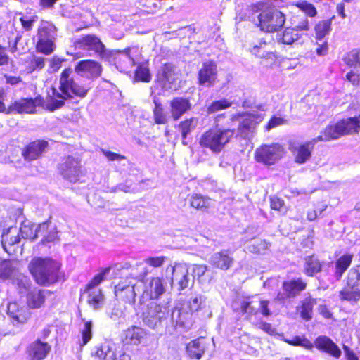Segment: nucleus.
Listing matches in <instances>:
<instances>
[{"label": "nucleus", "mask_w": 360, "mask_h": 360, "mask_svg": "<svg viewBox=\"0 0 360 360\" xmlns=\"http://www.w3.org/2000/svg\"><path fill=\"white\" fill-rule=\"evenodd\" d=\"M210 264L215 269L226 271L233 265V258L229 255L227 251L221 250L212 255Z\"/></svg>", "instance_id": "c756f323"}, {"label": "nucleus", "mask_w": 360, "mask_h": 360, "mask_svg": "<svg viewBox=\"0 0 360 360\" xmlns=\"http://www.w3.org/2000/svg\"><path fill=\"white\" fill-rule=\"evenodd\" d=\"M25 64L26 70L29 73L39 71L45 66V58L42 56L32 54L25 60Z\"/></svg>", "instance_id": "ea45409f"}, {"label": "nucleus", "mask_w": 360, "mask_h": 360, "mask_svg": "<svg viewBox=\"0 0 360 360\" xmlns=\"http://www.w3.org/2000/svg\"><path fill=\"white\" fill-rule=\"evenodd\" d=\"M19 231L20 232V238L25 240H33L39 236L38 226L35 227L34 225H22L19 229Z\"/></svg>", "instance_id": "8fccbe9b"}, {"label": "nucleus", "mask_w": 360, "mask_h": 360, "mask_svg": "<svg viewBox=\"0 0 360 360\" xmlns=\"http://www.w3.org/2000/svg\"><path fill=\"white\" fill-rule=\"evenodd\" d=\"M184 309L186 314H193L201 309V302L198 297H192L186 304H184Z\"/></svg>", "instance_id": "bf43d9fd"}, {"label": "nucleus", "mask_w": 360, "mask_h": 360, "mask_svg": "<svg viewBox=\"0 0 360 360\" xmlns=\"http://www.w3.org/2000/svg\"><path fill=\"white\" fill-rule=\"evenodd\" d=\"M269 300H260L259 302L260 312L264 317H269L271 315V311L269 309Z\"/></svg>", "instance_id": "338daca9"}, {"label": "nucleus", "mask_w": 360, "mask_h": 360, "mask_svg": "<svg viewBox=\"0 0 360 360\" xmlns=\"http://www.w3.org/2000/svg\"><path fill=\"white\" fill-rule=\"evenodd\" d=\"M340 299L356 302L360 300V264L351 268L347 273L346 285L340 292Z\"/></svg>", "instance_id": "6e6552de"}, {"label": "nucleus", "mask_w": 360, "mask_h": 360, "mask_svg": "<svg viewBox=\"0 0 360 360\" xmlns=\"http://www.w3.org/2000/svg\"><path fill=\"white\" fill-rule=\"evenodd\" d=\"M197 121L198 119L196 117H191L189 118H185L175 125V128L180 131L183 141L185 140L187 135L195 128Z\"/></svg>", "instance_id": "a19ab883"}, {"label": "nucleus", "mask_w": 360, "mask_h": 360, "mask_svg": "<svg viewBox=\"0 0 360 360\" xmlns=\"http://www.w3.org/2000/svg\"><path fill=\"white\" fill-rule=\"evenodd\" d=\"M115 295L117 300L126 303L134 302L136 296L134 290V285H125L122 283H119L115 287Z\"/></svg>", "instance_id": "72a5a7b5"}, {"label": "nucleus", "mask_w": 360, "mask_h": 360, "mask_svg": "<svg viewBox=\"0 0 360 360\" xmlns=\"http://www.w3.org/2000/svg\"><path fill=\"white\" fill-rule=\"evenodd\" d=\"M201 338L191 340L186 345V352L191 359H200L205 353V347L202 345Z\"/></svg>", "instance_id": "58836bf2"}, {"label": "nucleus", "mask_w": 360, "mask_h": 360, "mask_svg": "<svg viewBox=\"0 0 360 360\" xmlns=\"http://www.w3.org/2000/svg\"><path fill=\"white\" fill-rule=\"evenodd\" d=\"M6 314L14 326L27 323L31 316L30 311L16 300L8 302Z\"/></svg>", "instance_id": "dca6fc26"}, {"label": "nucleus", "mask_w": 360, "mask_h": 360, "mask_svg": "<svg viewBox=\"0 0 360 360\" xmlns=\"http://www.w3.org/2000/svg\"><path fill=\"white\" fill-rule=\"evenodd\" d=\"M354 255L351 253H345L335 261L334 277L339 280L352 264Z\"/></svg>", "instance_id": "f704fd0d"}, {"label": "nucleus", "mask_w": 360, "mask_h": 360, "mask_svg": "<svg viewBox=\"0 0 360 360\" xmlns=\"http://www.w3.org/2000/svg\"><path fill=\"white\" fill-rule=\"evenodd\" d=\"M170 113L174 120H178L186 112L192 108V104L188 98L174 97L169 102Z\"/></svg>", "instance_id": "bb28decb"}, {"label": "nucleus", "mask_w": 360, "mask_h": 360, "mask_svg": "<svg viewBox=\"0 0 360 360\" xmlns=\"http://www.w3.org/2000/svg\"><path fill=\"white\" fill-rule=\"evenodd\" d=\"M49 147V141L44 139L31 140L20 149L21 156L25 162H31L41 159Z\"/></svg>", "instance_id": "9b49d317"}, {"label": "nucleus", "mask_w": 360, "mask_h": 360, "mask_svg": "<svg viewBox=\"0 0 360 360\" xmlns=\"http://www.w3.org/2000/svg\"><path fill=\"white\" fill-rule=\"evenodd\" d=\"M74 70L77 73H86L91 79L99 77L102 73V65L98 62L85 59L79 61L75 66Z\"/></svg>", "instance_id": "393cba45"}, {"label": "nucleus", "mask_w": 360, "mask_h": 360, "mask_svg": "<svg viewBox=\"0 0 360 360\" xmlns=\"http://www.w3.org/2000/svg\"><path fill=\"white\" fill-rule=\"evenodd\" d=\"M94 358L95 360H115L116 355L109 345H102L96 349Z\"/></svg>", "instance_id": "37998d69"}, {"label": "nucleus", "mask_w": 360, "mask_h": 360, "mask_svg": "<svg viewBox=\"0 0 360 360\" xmlns=\"http://www.w3.org/2000/svg\"><path fill=\"white\" fill-rule=\"evenodd\" d=\"M13 268L8 260L0 262V281H4L12 277Z\"/></svg>", "instance_id": "6e6d98bb"}, {"label": "nucleus", "mask_w": 360, "mask_h": 360, "mask_svg": "<svg viewBox=\"0 0 360 360\" xmlns=\"http://www.w3.org/2000/svg\"><path fill=\"white\" fill-rule=\"evenodd\" d=\"M269 206L271 210L281 212L283 214H285L288 212L285 200L277 195L269 198Z\"/></svg>", "instance_id": "864d4df0"}, {"label": "nucleus", "mask_w": 360, "mask_h": 360, "mask_svg": "<svg viewBox=\"0 0 360 360\" xmlns=\"http://www.w3.org/2000/svg\"><path fill=\"white\" fill-rule=\"evenodd\" d=\"M152 77L149 68L144 64H139L134 70V80L135 82H141L148 83L151 81Z\"/></svg>", "instance_id": "c03bdc74"}, {"label": "nucleus", "mask_w": 360, "mask_h": 360, "mask_svg": "<svg viewBox=\"0 0 360 360\" xmlns=\"http://www.w3.org/2000/svg\"><path fill=\"white\" fill-rule=\"evenodd\" d=\"M38 232L41 237V243L50 246L59 240L58 231L55 226L50 227L49 221H44L38 225Z\"/></svg>", "instance_id": "c85d7f7f"}, {"label": "nucleus", "mask_w": 360, "mask_h": 360, "mask_svg": "<svg viewBox=\"0 0 360 360\" xmlns=\"http://www.w3.org/2000/svg\"><path fill=\"white\" fill-rule=\"evenodd\" d=\"M42 105V96L37 95L34 98H22L13 102L8 106L9 112L32 114L36 112V108Z\"/></svg>", "instance_id": "4468645a"}, {"label": "nucleus", "mask_w": 360, "mask_h": 360, "mask_svg": "<svg viewBox=\"0 0 360 360\" xmlns=\"http://www.w3.org/2000/svg\"><path fill=\"white\" fill-rule=\"evenodd\" d=\"M155 107L153 109V119L155 124H165L168 122V117L159 99L153 100Z\"/></svg>", "instance_id": "79ce46f5"}, {"label": "nucleus", "mask_w": 360, "mask_h": 360, "mask_svg": "<svg viewBox=\"0 0 360 360\" xmlns=\"http://www.w3.org/2000/svg\"><path fill=\"white\" fill-rule=\"evenodd\" d=\"M163 306L158 303H151L148 308V315L156 321H160V315L163 314Z\"/></svg>", "instance_id": "052dcab7"}, {"label": "nucleus", "mask_w": 360, "mask_h": 360, "mask_svg": "<svg viewBox=\"0 0 360 360\" xmlns=\"http://www.w3.org/2000/svg\"><path fill=\"white\" fill-rule=\"evenodd\" d=\"M287 122V120L282 117H278L276 115L271 116L268 122L265 126V129L269 131L277 126L284 124Z\"/></svg>", "instance_id": "69168bd1"}, {"label": "nucleus", "mask_w": 360, "mask_h": 360, "mask_svg": "<svg viewBox=\"0 0 360 360\" xmlns=\"http://www.w3.org/2000/svg\"><path fill=\"white\" fill-rule=\"evenodd\" d=\"M19 15H20L19 20L22 29L26 32L32 31L33 30L34 22L38 20V16L34 15L28 17L22 13H20Z\"/></svg>", "instance_id": "13d9d810"}, {"label": "nucleus", "mask_w": 360, "mask_h": 360, "mask_svg": "<svg viewBox=\"0 0 360 360\" xmlns=\"http://www.w3.org/2000/svg\"><path fill=\"white\" fill-rule=\"evenodd\" d=\"M249 18L257 16L255 25L266 33L280 31L285 23V15L274 5L266 1H257L247 8Z\"/></svg>", "instance_id": "f03ea898"}, {"label": "nucleus", "mask_w": 360, "mask_h": 360, "mask_svg": "<svg viewBox=\"0 0 360 360\" xmlns=\"http://www.w3.org/2000/svg\"><path fill=\"white\" fill-rule=\"evenodd\" d=\"M232 105V102L226 98H221L219 100L212 101L206 109L207 114H213L219 110H226L229 108Z\"/></svg>", "instance_id": "49530a36"}, {"label": "nucleus", "mask_w": 360, "mask_h": 360, "mask_svg": "<svg viewBox=\"0 0 360 360\" xmlns=\"http://www.w3.org/2000/svg\"><path fill=\"white\" fill-rule=\"evenodd\" d=\"M313 344L314 347L320 352L326 353L335 359H339L341 356L342 352L338 345L326 335L318 336Z\"/></svg>", "instance_id": "b1692460"}, {"label": "nucleus", "mask_w": 360, "mask_h": 360, "mask_svg": "<svg viewBox=\"0 0 360 360\" xmlns=\"http://www.w3.org/2000/svg\"><path fill=\"white\" fill-rule=\"evenodd\" d=\"M253 240L254 241L247 247L250 252L259 254L268 248V243L265 239L253 238Z\"/></svg>", "instance_id": "5fc2aeb1"}, {"label": "nucleus", "mask_w": 360, "mask_h": 360, "mask_svg": "<svg viewBox=\"0 0 360 360\" xmlns=\"http://www.w3.org/2000/svg\"><path fill=\"white\" fill-rule=\"evenodd\" d=\"M239 117H243L238 126V130L240 133H245L255 129L257 124L261 122L259 115L243 112L238 114Z\"/></svg>", "instance_id": "2f4dec72"}, {"label": "nucleus", "mask_w": 360, "mask_h": 360, "mask_svg": "<svg viewBox=\"0 0 360 360\" xmlns=\"http://www.w3.org/2000/svg\"><path fill=\"white\" fill-rule=\"evenodd\" d=\"M27 269L34 281L41 287H49L65 280L62 263L50 257H33Z\"/></svg>", "instance_id": "f257e3e1"}, {"label": "nucleus", "mask_w": 360, "mask_h": 360, "mask_svg": "<svg viewBox=\"0 0 360 360\" xmlns=\"http://www.w3.org/2000/svg\"><path fill=\"white\" fill-rule=\"evenodd\" d=\"M294 5L309 17L314 18L317 15L316 7L309 2L302 1L295 3Z\"/></svg>", "instance_id": "4d7b16f0"}, {"label": "nucleus", "mask_w": 360, "mask_h": 360, "mask_svg": "<svg viewBox=\"0 0 360 360\" xmlns=\"http://www.w3.org/2000/svg\"><path fill=\"white\" fill-rule=\"evenodd\" d=\"M226 117V113H221L214 117V124L202 133L199 139L202 148H208L215 153H220L225 146L233 139L236 130L234 128H224L220 124V121Z\"/></svg>", "instance_id": "7ed1b4c3"}, {"label": "nucleus", "mask_w": 360, "mask_h": 360, "mask_svg": "<svg viewBox=\"0 0 360 360\" xmlns=\"http://www.w3.org/2000/svg\"><path fill=\"white\" fill-rule=\"evenodd\" d=\"M284 341L290 345L295 347H302L309 350H311L314 347L313 342H311L309 339H307L305 337V335H296L291 339L285 338Z\"/></svg>", "instance_id": "de8ad7c7"}, {"label": "nucleus", "mask_w": 360, "mask_h": 360, "mask_svg": "<svg viewBox=\"0 0 360 360\" xmlns=\"http://www.w3.org/2000/svg\"><path fill=\"white\" fill-rule=\"evenodd\" d=\"M56 27L50 21L41 20L37 30L35 50L44 55H51L56 49Z\"/></svg>", "instance_id": "0eeeda50"}, {"label": "nucleus", "mask_w": 360, "mask_h": 360, "mask_svg": "<svg viewBox=\"0 0 360 360\" xmlns=\"http://www.w3.org/2000/svg\"><path fill=\"white\" fill-rule=\"evenodd\" d=\"M317 139L318 136L310 141L303 142L298 145H290L289 150L292 153L294 158V161L296 163L300 165L304 164L310 159L314 150L315 143L318 141H323V140Z\"/></svg>", "instance_id": "ddd939ff"}, {"label": "nucleus", "mask_w": 360, "mask_h": 360, "mask_svg": "<svg viewBox=\"0 0 360 360\" xmlns=\"http://www.w3.org/2000/svg\"><path fill=\"white\" fill-rule=\"evenodd\" d=\"M167 257L165 256L149 257L146 258L144 262L153 268H159L163 265Z\"/></svg>", "instance_id": "0e129e2a"}, {"label": "nucleus", "mask_w": 360, "mask_h": 360, "mask_svg": "<svg viewBox=\"0 0 360 360\" xmlns=\"http://www.w3.org/2000/svg\"><path fill=\"white\" fill-rule=\"evenodd\" d=\"M177 273L181 275V278L178 281L179 290H183L186 289L188 288L190 283L188 271L187 270L181 269L177 271Z\"/></svg>", "instance_id": "e2e57ef3"}, {"label": "nucleus", "mask_w": 360, "mask_h": 360, "mask_svg": "<svg viewBox=\"0 0 360 360\" xmlns=\"http://www.w3.org/2000/svg\"><path fill=\"white\" fill-rule=\"evenodd\" d=\"M360 131V115L342 118L334 124H328L318 136L317 139L329 141Z\"/></svg>", "instance_id": "39448f33"}, {"label": "nucleus", "mask_w": 360, "mask_h": 360, "mask_svg": "<svg viewBox=\"0 0 360 360\" xmlns=\"http://www.w3.org/2000/svg\"><path fill=\"white\" fill-rule=\"evenodd\" d=\"M342 60L349 67L360 65V48L353 49L346 53Z\"/></svg>", "instance_id": "09e8293b"}, {"label": "nucleus", "mask_w": 360, "mask_h": 360, "mask_svg": "<svg viewBox=\"0 0 360 360\" xmlns=\"http://www.w3.org/2000/svg\"><path fill=\"white\" fill-rule=\"evenodd\" d=\"M294 28L288 27L282 32L278 41L284 44L290 45L299 38V35Z\"/></svg>", "instance_id": "3c124183"}, {"label": "nucleus", "mask_w": 360, "mask_h": 360, "mask_svg": "<svg viewBox=\"0 0 360 360\" xmlns=\"http://www.w3.org/2000/svg\"><path fill=\"white\" fill-rule=\"evenodd\" d=\"M257 304V302L252 300L251 297L248 296L240 301L238 309L240 313L246 315L247 319H250L251 316L258 314Z\"/></svg>", "instance_id": "e433bc0d"}, {"label": "nucleus", "mask_w": 360, "mask_h": 360, "mask_svg": "<svg viewBox=\"0 0 360 360\" xmlns=\"http://www.w3.org/2000/svg\"><path fill=\"white\" fill-rule=\"evenodd\" d=\"M59 173L70 181H75L80 173V161L71 155L65 157L58 166Z\"/></svg>", "instance_id": "f3484780"}, {"label": "nucleus", "mask_w": 360, "mask_h": 360, "mask_svg": "<svg viewBox=\"0 0 360 360\" xmlns=\"http://www.w3.org/2000/svg\"><path fill=\"white\" fill-rule=\"evenodd\" d=\"M177 79V73L174 65L166 63L161 65L156 74V83L162 87H166L175 83Z\"/></svg>", "instance_id": "5701e85b"}, {"label": "nucleus", "mask_w": 360, "mask_h": 360, "mask_svg": "<svg viewBox=\"0 0 360 360\" xmlns=\"http://www.w3.org/2000/svg\"><path fill=\"white\" fill-rule=\"evenodd\" d=\"M334 18L335 16H333L328 19L321 20L315 24L314 30L315 33V39L316 40H322L332 30V20Z\"/></svg>", "instance_id": "c9c22d12"}, {"label": "nucleus", "mask_w": 360, "mask_h": 360, "mask_svg": "<svg viewBox=\"0 0 360 360\" xmlns=\"http://www.w3.org/2000/svg\"><path fill=\"white\" fill-rule=\"evenodd\" d=\"M164 280L159 276L150 278L148 285L145 286L143 296L149 300H158L165 292Z\"/></svg>", "instance_id": "cd10ccee"}, {"label": "nucleus", "mask_w": 360, "mask_h": 360, "mask_svg": "<svg viewBox=\"0 0 360 360\" xmlns=\"http://www.w3.org/2000/svg\"><path fill=\"white\" fill-rule=\"evenodd\" d=\"M51 349V346L47 342L37 338L27 347L26 354L29 360H44Z\"/></svg>", "instance_id": "4be33fe9"}, {"label": "nucleus", "mask_w": 360, "mask_h": 360, "mask_svg": "<svg viewBox=\"0 0 360 360\" xmlns=\"http://www.w3.org/2000/svg\"><path fill=\"white\" fill-rule=\"evenodd\" d=\"M285 153L283 146L279 143L263 144L255 150V160L269 166L281 159Z\"/></svg>", "instance_id": "1a4fd4ad"}, {"label": "nucleus", "mask_w": 360, "mask_h": 360, "mask_svg": "<svg viewBox=\"0 0 360 360\" xmlns=\"http://www.w3.org/2000/svg\"><path fill=\"white\" fill-rule=\"evenodd\" d=\"M102 153L110 161H120L126 159V157L124 155L116 153L110 150H102Z\"/></svg>", "instance_id": "774afa93"}, {"label": "nucleus", "mask_w": 360, "mask_h": 360, "mask_svg": "<svg viewBox=\"0 0 360 360\" xmlns=\"http://www.w3.org/2000/svg\"><path fill=\"white\" fill-rule=\"evenodd\" d=\"M292 28L297 31H307L309 29V23L307 17L297 15L291 18Z\"/></svg>", "instance_id": "603ef678"}, {"label": "nucleus", "mask_w": 360, "mask_h": 360, "mask_svg": "<svg viewBox=\"0 0 360 360\" xmlns=\"http://www.w3.org/2000/svg\"><path fill=\"white\" fill-rule=\"evenodd\" d=\"M307 288V283L301 277L284 281L281 285V290L277 292L275 299L280 303H284L300 295Z\"/></svg>", "instance_id": "9d476101"}, {"label": "nucleus", "mask_w": 360, "mask_h": 360, "mask_svg": "<svg viewBox=\"0 0 360 360\" xmlns=\"http://www.w3.org/2000/svg\"><path fill=\"white\" fill-rule=\"evenodd\" d=\"M145 335L146 331L144 329L133 326L126 330L124 339L127 342L137 345L141 343Z\"/></svg>", "instance_id": "4c0bfd02"}, {"label": "nucleus", "mask_w": 360, "mask_h": 360, "mask_svg": "<svg viewBox=\"0 0 360 360\" xmlns=\"http://www.w3.org/2000/svg\"><path fill=\"white\" fill-rule=\"evenodd\" d=\"M81 338L78 340L80 347L85 346L93 338V322L91 320L85 321L84 327L80 330Z\"/></svg>", "instance_id": "a18cd8bd"}, {"label": "nucleus", "mask_w": 360, "mask_h": 360, "mask_svg": "<svg viewBox=\"0 0 360 360\" xmlns=\"http://www.w3.org/2000/svg\"><path fill=\"white\" fill-rule=\"evenodd\" d=\"M274 39L266 41L264 38L260 39L257 43L249 49L251 54L261 59L274 60L277 58L276 53L272 51Z\"/></svg>", "instance_id": "6ab92c4d"}, {"label": "nucleus", "mask_w": 360, "mask_h": 360, "mask_svg": "<svg viewBox=\"0 0 360 360\" xmlns=\"http://www.w3.org/2000/svg\"><path fill=\"white\" fill-rule=\"evenodd\" d=\"M71 67L65 68L58 77V90L65 93L70 99L84 98L90 87L81 77L76 75Z\"/></svg>", "instance_id": "20e7f679"}, {"label": "nucleus", "mask_w": 360, "mask_h": 360, "mask_svg": "<svg viewBox=\"0 0 360 360\" xmlns=\"http://www.w3.org/2000/svg\"><path fill=\"white\" fill-rule=\"evenodd\" d=\"M325 264L320 256L312 253L303 259V273L307 277H314L323 271Z\"/></svg>", "instance_id": "aec40b11"}, {"label": "nucleus", "mask_w": 360, "mask_h": 360, "mask_svg": "<svg viewBox=\"0 0 360 360\" xmlns=\"http://www.w3.org/2000/svg\"><path fill=\"white\" fill-rule=\"evenodd\" d=\"M51 292L39 288L28 290L25 295L26 306L29 309H39L45 305L46 297Z\"/></svg>", "instance_id": "a211bd4d"}, {"label": "nucleus", "mask_w": 360, "mask_h": 360, "mask_svg": "<svg viewBox=\"0 0 360 360\" xmlns=\"http://www.w3.org/2000/svg\"><path fill=\"white\" fill-rule=\"evenodd\" d=\"M218 68L217 63L213 60H206L202 63V66L198 72V84L210 87L214 86L218 81Z\"/></svg>", "instance_id": "f8f14e48"}, {"label": "nucleus", "mask_w": 360, "mask_h": 360, "mask_svg": "<svg viewBox=\"0 0 360 360\" xmlns=\"http://www.w3.org/2000/svg\"><path fill=\"white\" fill-rule=\"evenodd\" d=\"M20 232L16 227H9L3 231L1 244L4 250L9 255L14 253L13 247L20 241Z\"/></svg>", "instance_id": "a878e982"}, {"label": "nucleus", "mask_w": 360, "mask_h": 360, "mask_svg": "<svg viewBox=\"0 0 360 360\" xmlns=\"http://www.w3.org/2000/svg\"><path fill=\"white\" fill-rule=\"evenodd\" d=\"M67 59L65 58H60L57 56H54L49 60V71L51 73L58 72L62 67L63 63L65 62Z\"/></svg>", "instance_id": "680f3d73"}, {"label": "nucleus", "mask_w": 360, "mask_h": 360, "mask_svg": "<svg viewBox=\"0 0 360 360\" xmlns=\"http://www.w3.org/2000/svg\"><path fill=\"white\" fill-rule=\"evenodd\" d=\"M188 204L191 207L202 212H207L212 207V199L200 193H191L188 195Z\"/></svg>", "instance_id": "7c9ffc66"}, {"label": "nucleus", "mask_w": 360, "mask_h": 360, "mask_svg": "<svg viewBox=\"0 0 360 360\" xmlns=\"http://www.w3.org/2000/svg\"><path fill=\"white\" fill-rule=\"evenodd\" d=\"M316 303V299L311 296H307L300 301L296 310L302 319L308 321L312 319L314 307Z\"/></svg>", "instance_id": "473e14b6"}, {"label": "nucleus", "mask_w": 360, "mask_h": 360, "mask_svg": "<svg viewBox=\"0 0 360 360\" xmlns=\"http://www.w3.org/2000/svg\"><path fill=\"white\" fill-rule=\"evenodd\" d=\"M111 266L102 268L99 272L86 284L80 293L86 295V302L94 310L99 309L104 304L105 296L101 288H96L105 279V276L109 274Z\"/></svg>", "instance_id": "423d86ee"}, {"label": "nucleus", "mask_w": 360, "mask_h": 360, "mask_svg": "<svg viewBox=\"0 0 360 360\" xmlns=\"http://www.w3.org/2000/svg\"><path fill=\"white\" fill-rule=\"evenodd\" d=\"M70 99L65 93L58 91L56 88L51 89V94H49L46 98L42 96V105L41 107L50 112L63 108L65 104V101Z\"/></svg>", "instance_id": "412c9836"}, {"label": "nucleus", "mask_w": 360, "mask_h": 360, "mask_svg": "<svg viewBox=\"0 0 360 360\" xmlns=\"http://www.w3.org/2000/svg\"><path fill=\"white\" fill-rule=\"evenodd\" d=\"M75 45L82 49L93 51L101 57L106 55L105 45L95 34H85L76 40Z\"/></svg>", "instance_id": "2eb2a0df"}]
</instances>
